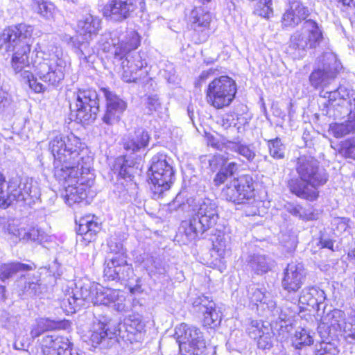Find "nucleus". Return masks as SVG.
<instances>
[{
	"label": "nucleus",
	"mask_w": 355,
	"mask_h": 355,
	"mask_svg": "<svg viewBox=\"0 0 355 355\" xmlns=\"http://www.w3.org/2000/svg\"><path fill=\"white\" fill-rule=\"evenodd\" d=\"M175 336L183 355H205V343L200 331L193 326L182 323L175 328Z\"/></svg>",
	"instance_id": "obj_10"
},
{
	"label": "nucleus",
	"mask_w": 355,
	"mask_h": 355,
	"mask_svg": "<svg viewBox=\"0 0 355 355\" xmlns=\"http://www.w3.org/2000/svg\"><path fill=\"white\" fill-rule=\"evenodd\" d=\"M150 137L142 128L136 129L123 139V148L131 153L138 152L148 146Z\"/></svg>",
	"instance_id": "obj_23"
},
{
	"label": "nucleus",
	"mask_w": 355,
	"mask_h": 355,
	"mask_svg": "<svg viewBox=\"0 0 355 355\" xmlns=\"http://www.w3.org/2000/svg\"><path fill=\"white\" fill-rule=\"evenodd\" d=\"M101 91L106 99V110L102 121L107 125H114L120 121L127 104L107 88H101Z\"/></svg>",
	"instance_id": "obj_16"
},
{
	"label": "nucleus",
	"mask_w": 355,
	"mask_h": 355,
	"mask_svg": "<svg viewBox=\"0 0 355 355\" xmlns=\"http://www.w3.org/2000/svg\"><path fill=\"white\" fill-rule=\"evenodd\" d=\"M288 211L293 216L302 219H309L306 217L304 209L300 205H290L288 207Z\"/></svg>",
	"instance_id": "obj_61"
},
{
	"label": "nucleus",
	"mask_w": 355,
	"mask_h": 355,
	"mask_svg": "<svg viewBox=\"0 0 355 355\" xmlns=\"http://www.w3.org/2000/svg\"><path fill=\"white\" fill-rule=\"evenodd\" d=\"M140 36L135 31L127 32L124 37L115 45V58L122 60L121 78L126 83H136L146 71L143 69L146 67V62L139 52L135 50L140 44Z\"/></svg>",
	"instance_id": "obj_4"
},
{
	"label": "nucleus",
	"mask_w": 355,
	"mask_h": 355,
	"mask_svg": "<svg viewBox=\"0 0 355 355\" xmlns=\"http://www.w3.org/2000/svg\"><path fill=\"white\" fill-rule=\"evenodd\" d=\"M110 252L114 254V256L124 255L125 250L123 244L120 241H116L115 239H111L107 243Z\"/></svg>",
	"instance_id": "obj_58"
},
{
	"label": "nucleus",
	"mask_w": 355,
	"mask_h": 355,
	"mask_svg": "<svg viewBox=\"0 0 355 355\" xmlns=\"http://www.w3.org/2000/svg\"><path fill=\"white\" fill-rule=\"evenodd\" d=\"M97 284L76 285V288L68 291L60 301V307L67 314L73 313L86 303H93Z\"/></svg>",
	"instance_id": "obj_15"
},
{
	"label": "nucleus",
	"mask_w": 355,
	"mask_h": 355,
	"mask_svg": "<svg viewBox=\"0 0 355 355\" xmlns=\"http://www.w3.org/2000/svg\"><path fill=\"white\" fill-rule=\"evenodd\" d=\"M78 170V174L74 178L67 177L66 179H58L59 181L62 182L65 189V198L66 202L71 205L74 203H79L87 197V187L91 186V183L94 180V175L91 173L92 168L89 170V173H84L82 171L81 166L76 168Z\"/></svg>",
	"instance_id": "obj_14"
},
{
	"label": "nucleus",
	"mask_w": 355,
	"mask_h": 355,
	"mask_svg": "<svg viewBox=\"0 0 355 355\" xmlns=\"http://www.w3.org/2000/svg\"><path fill=\"white\" fill-rule=\"evenodd\" d=\"M248 295L252 302H260L263 306L266 304L268 311H273L275 308V302L270 299L269 293H266L262 289L255 286L251 287L248 290Z\"/></svg>",
	"instance_id": "obj_32"
},
{
	"label": "nucleus",
	"mask_w": 355,
	"mask_h": 355,
	"mask_svg": "<svg viewBox=\"0 0 355 355\" xmlns=\"http://www.w3.org/2000/svg\"><path fill=\"white\" fill-rule=\"evenodd\" d=\"M32 8L41 16L50 19L53 17L54 5L44 0H32Z\"/></svg>",
	"instance_id": "obj_34"
},
{
	"label": "nucleus",
	"mask_w": 355,
	"mask_h": 355,
	"mask_svg": "<svg viewBox=\"0 0 355 355\" xmlns=\"http://www.w3.org/2000/svg\"><path fill=\"white\" fill-rule=\"evenodd\" d=\"M272 329L268 323L266 324L261 320H252L247 327V333L249 336L258 340L262 336V332H265V329Z\"/></svg>",
	"instance_id": "obj_36"
},
{
	"label": "nucleus",
	"mask_w": 355,
	"mask_h": 355,
	"mask_svg": "<svg viewBox=\"0 0 355 355\" xmlns=\"http://www.w3.org/2000/svg\"><path fill=\"white\" fill-rule=\"evenodd\" d=\"M80 139L73 135L65 136L58 135L49 142V149L54 157V176L56 179L74 178L77 175L76 168L81 166L84 173H89L92 159L82 155L79 151Z\"/></svg>",
	"instance_id": "obj_2"
},
{
	"label": "nucleus",
	"mask_w": 355,
	"mask_h": 355,
	"mask_svg": "<svg viewBox=\"0 0 355 355\" xmlns=\"http://www.w3.org/2000/svg\"><path fill=\"white\" fill-rule=\"evenodd\" d=\"M34 28L26 24H19L5 28L0 34V51L2 53H12L11 65L16 73L24 71L30 87L37 93L46 90V86L38 82L37 78L49 86L57 87L64 78L68 67L66 58L61 49L55 47L52 53L43 51L37 44L32 57L31 64L35 74L26 68H30L28 54L33 43Z\"/></svg>",
	"instance_id": "obj_1"
},
{
	"label": "nucleus",
	"mask_w": 355,
	"mask_h": 355,
	"mask_svg": "<svg viewBox=\"0 0 355 355\" xmlns=\"http://www.w3.org/2000/svg\"><path fill=\"white\" fill-rule=\"evenodd\" d=\"M32 267L19 262L4 263L0 266V279L5 282L19 272L30 270Z\"/></svg>",
	"instance_id": "obj_31"
},
{
	"label": "nucleus",
	"mask_w": 355,
	"mask_h": 355,
	"mask_svg": "<svg viewBox=\"0 0 355 355\" xmlns=\"http://www.w3.org/2000/svg\"><path fill=\"white\" fill-rule=\"evenodd\" d=\"M211 146L219 150L234 151L249 162H253L256 157L254 148L251 145L242 143L240 137H234L232 139L222 138L219 140H214Z\"/></svg>",
	"instance_id": "obj_19"
},
{
	"label": "nucleus",
	"mask_w": 355,
	"mask_h": 355,
	"mask_svg": "<svg viewBox=\"0 0 355 355\" xmlns=\"http://www.w3.org/2000/svg\"><path fill=\"white\" fill-rule=\"evenodd\" d=\"M218 123L225 130H230V132H233L237 130L240 132L241 127H236V122L234 115L232 114H225L218 121Z\"/></svg>",
	"instance_id": "obj_51"
},
{
	"label": "nucleus",
	"mask_w": 355,
	"mask_h": 355,
	"mask_svg": "<svg viewBox=\"0 0 355 355\" xmlns=\"http://www.w3.org/2000/svg\"><path fill=\"white\" fill-rule=\"evenodd\" d=\"M7 189L8 191V196H6V208L14 202H23L31 205L40 196V190L37 183L28 178L21 179L15 176L10 178Z\"/></svg>",
	"instance_id": "obj_9"
},
{
	"label": "nucleus",
	"mask_w": 355,
	"mask_h": 355,
	"mask_svg": "<svg viewBox=\"0 0 355 355\" xmlns=\"http://www.w3.org/2000/svg\"><path fill=\"white\" fill-rule=\"evenodd\" d=\"M116 261L119 263L116 265L117 280L128 279L132 274V268L130 265L127 263L125 256H116Z\"/></svg>",
	"instance_id": "obj_37"
},
{
	"label": "nucleus",
	"mask_w": 355,
	"mask_h": 355,
	"mask_svg": "<svg viewBox=\"0 0 355 355\" xmlns=\"http://www.w3.org/2000/svg\"><path fill=\"white\" fill-rule=\"evenodd\" d=\"M313 343V338L309 331L302 329L295 332L293 343L296 348L300 349L302 346L310 345Z\"/></svg>",
	"instance_id": "obj_40"
},
{
	"label": "nucleus",
	"mask_w": 355,
	"mask_h": 355,
	"mask_svg": "<svg viewBox=\"0 0 355 355\" xmlns=\"http://www.w3.org/2000/svg\"><path fill=\"white\" fill-rule=\"evenodd\" d=\"M230 176L226 174L225 171L223 169L219 170L214 178V182L216 186H219L223 184Z\"/></svg>",
	"instance_id": "obj_63"
},
{
	"label": "nucleus",
	"mask_w": 355,
	"mask_h": 355,
	"mask_svg": "<svg viewBox=\"0 0 355 355\" xmlns=\"http://www.w3.org/2000/svg\"><path fill=\"white\" fill-rule=\"evenodd\" d=\"M295 169L300 178L288 181L290 191L303 199L311 201L317 199L318 188L324 185L328 180L325 170L320 167L315 158L308 155L297 158Z\"/></svg>",
	"instance_id": "obj_3"
},
{
	"label": "nucleus",
	"mask_w": 355,
	"mask_h": 355,
	"mask_svg": "<svg viewBox=\"0 0 355 355\" xmlns=\"http://www.w3.org/2000/svg\"><path fill=\"white\" fill-rule=\"evenodd\" d=\"M211 21V16L209 11L202 7H194L189 16V24L191 28L198 33L203 35L204 40H206Z\"/></svg>",
	"instance_id": "obj_21"
},
{
	"label": "nucleus",
	"mask_w": 355,
	"mask_h": 355,
	"mask_svg": "<svg viewBox=\"0 0 355 355\" xmlns=\"http://www.w3.org/2000/svg\"><path fill=\"white\" fill-rule=\"evenodd\" d=\"M49 328V322L47 320L40 319L37 321L36 324L33 326L31 331V336L33 338L39 337L45 331H48Z\"/></svg>",
	"instance_id": "obj_52"
},
{
	"label": "nucleus",
	"mask_w": 355,
	"mask_h": 355,
	"mask_svg": "<svg viewBox=\"0 0 355 355\" xmlns=\"http://www.w3.org/2000/svg\"><path fill=\"white\" fill-rule=\"evenodd\" d=\"M334 135L337 138L343 137L352 132L355 131L354 119L345 123H336L332 126Z\"/></svg>",
	"instance_id": "obj_41"
},
{
	"label": "nucleus",
	"mask_w": 355,
	"mask_h": 355,
	"mask_svg": "<svg viewBox=\"0 0 355 355\" xmlns=\"http://www.w3.org/2000/svg\"><path fill=\"white\" fill-rule=\"evenodd\" d=\"M265 331H266L262 332V336L257 341L258 347L263 350L271 349L274 343V333L272 329H266Z\"/></svg>",
	"instance_id": "obj_45"
},
{
	"label": "nucleus",
	"mask_w": 355,
	"mask_h": 355,
	"mask_svg": "<svg viewBox=\"0 0 355 355\" xmlns=\"http://www.w3.org/2000/svg\"><path fill=\"white\" fill-rule=\"evenodd\" d=\"M338 348L334 345L331 343H325L315 352V355H338Z\"/></svg>",
	"instance_id": "obj_57"
},
{
	"label": "nucleus",
	"mask_w": 355,
	"mask_h": 355,
	"mask_svg": "<svg viewBox=\"0 0 355 355\" xmlns=\"http://www.w3.org/2000/svg\"><path fill=\"white\" fill-rule=\"evenodd\" d=\"M320 65L309 76V82L315 89L326 87L333 81L338 71L340 63L331 52L324 53L320 58Z\"/></svg>",
	"instance_id": "obj_13"
},
{
	"label": "nucleus",
	"mask_w": 355,
	"mask_h": 355,
	"mask_svg": "<svg viewBox=\"0 0 355 355\" xmlns=\"http://www.w3.org/2000/svg\"><path fill=\"white\" fill-rule=\"evenodd\" d=\"M8 182L6 177L0 173V207L6 208V196H8V189H7Z\"/></svg>",
	"instance_id": "obj_55"
},
{
	"label": "nucleus",
	"mask_w": 355,
	"mask_h": 355,
	"mask_svg": "<svg viewBox=\"0 0 355 355\" xmlns=\"http://www.w3.org/2000/svg\"><path fill=\"white\" fill-rule=\"evenodd\" d=\"M194 209L195 214L189 219L185 234L190 240L202 236L206 231L213 228L218 220V207L209 198L200 201Z\"/></svg>",
	"instance_id": "obj_5"
},
{
	"label": "nucleus",
	"mask_w": 355,
	"mask_h": 355,
	"mask_svg": "<svg viewBox=\"0 0 355 355\" xmlns=\"http://www.w3.org/2000/svg\"><path fill=\"white\" fill-rule=\"evenodd\" d=\"M344 336L348 342H355V318L352 319V322L347 323L344 332Z\"/></svg>",
	"instance_id": "obj_60"
},
{
	"label": "nucleus",
	"mask_w": 355,
	"mask_h": 355,
	"mask_svg": "<svg viewBox=\"0 0 355 355\" xmlns=\"http://www.w3.org/2000/svg\"><path fill=\"white\" fill-rule=\"evenodd\" d=\"M271 4V0L259 1L255 6L254 12L264 18H269L272 15Z\"/></svg>",
	"instance_id": "obj_47"
},
{
	"label": "nucleus",
	"mask_w": 355,
	"mask_h": 355,
	"mask_svg": "<svg viewBox=\"0 0 355 355\" xmlns=\"http://www.w3.org/2000/svg\"><path fill=\"white\" fill-rule=\"evenodd\" d=\"M138 167L139 164L135 160L128 159L126 157H119L115 161L114 170L117 171L122 178L131 180L137 173Z\"/></svg>",
	"instance_id": "obj_28"
},
{
	"label": "nucleus",
	"mask_w": 355,
	"mask_h": 355,
	"mask_svg": "<svg viewBox=\"0 0 355 355\" xmlns=\"http://www.w3.org/2000/svg\"><path fill=\"white\" fill-rule=\"evenodd\" d=\"M213 250L220 257H223L230 250V238L221 232L212 239Z\"/></svg>",
	"instance_id": "obj_33"
},
{
	"label": "nucleus",
	"mask_w": 355,
	"mask_h": 355,
	"mask_svg": "<svg viewBox=\"0 0 355 355\" xmlns=\"http://www.w3.org/2000/svg\"><path fill=\"white\" fill-rule=\"evenodd\" d=\"M42 288L39 280L28 279L24 284L21 295L24 297H34L42 293Z\"/></svg>",
	"instance_id": "obj_42"
},
{
	"label": "nucleus",
	"mask_w": 355,
	"mask_h": 355,
	"mask_svg": "<svg viewBox=\"0 0 355 355\" xmlns=\"http://www.w3.org/2000/svg\"><path fill=\"white\" fill-rule=\"evenodd\" d=\"M67 338L55 334L44 335L40 342L44 355H60L62 349L67 347Z\"/></svg>",
	"instance_id": "obj_24"
},
{
	"label": "nucleus",
	"mask_w": 355,
	"mask_h": 355,
	"mask_svg": "<svg viewBox=\"0 0 355 355\" xmlns=\"http://www.w3.org/2000/svg\"><path fill=\"white\" fill-rule=\"evenodd\" d=\"M3 230L11 236L12 238L15 239V241L21 240L24 228L18 227V221L15 219H9L6 224L3 226Z\"/></svg>",
	"instance_id": "obj_44"
},
{
	"label": "nucleus",
	"mask_w": 355,
	"mask_h": 355,
	"mask_svg": "<svg viewBox=\"0 0 355 355\" xmlns=\"http://www.w3.org/2000/svg\"><path fill=\"white\" fill-rule=\"evenodd\" d=\"M269 153L273 158L279 159L285 156V146L279 137L268 141Z\"/></svg>",
	"instance_id": "obj_39"
},
{
	"label": "nucleus",
	"mask_w": 355,
	"mask_h": 355,
	"mask_svg": "<svg viewBox=\"0 0 355 355\" xmlns=\"http://www.w3.org/2000/svg\"><path fill=\"white\" fill-rule=\"evenodd\" d=\"M192 304L196 311L202 315L208 311V310H211V309L215 306V303L211 298L204 295H199L194 298Z\"/></svg>",
	"instance_id": "obj_38"
},
{
	"label": "nucleus",
	"mask_w": 355,
	"mask_h": 355,
	"mask_svg": "<svg viewBox=\"0 0 355 355\" xmlns=\"http://www.w3.org/2000/svg\"><path fill=\"white\" fill-rule=\"evenodd\" d=\"M145 107L148 114L158 112L162 109V104L157 95L151 94L148 96L146 99Z\"/></svg>",
	"instance_id": "obj_49"
},
{
	"label": "nucleus",
	"mask_w": 355,
	"mask_h": 355,
	"mask_svg": "<svg viewBox=\"0 0 355 355\" xmlns=\"http://www.w3.org/2000/svg\"><path fill=\"white\" fill-rule=\"evenodd\" d=\"M96 321L94 322L92 329L90 332L89 340L93 347L106 342L107 340L113 339L119 332H121V327H114L112 329L111 320L105 315H99Z\"/></svg>",
	"instance_id": "obj_17"
},
{
	"label": "nucleus",
	"mask_w": 355,
	"mask_h": 355,
	"mask_svg": "<svg viewBox=\"0 0 355 355\" xmlns=\"http://www.w3.org/2000/svg\"><path fill=\"white\" fill-rule=\"evenodd\" d=\"M150 262L151 266H147V270L148 274H164L166 272V269L163 266L162 261L159 259H151L148 260V262Z\"/></svg>",
	"instance_id": "obj_54"
},
{
	"label": "nucleus",
	"mask_w": 355,
	"mask_h": 355,
	"mask_svg": "<svg viewBox=\"0 0 355 355\" xmlns=\"http://www.w3.org/2000/svg\"><path fill=\"white\" fill-rule=\"evenodd\" d=\"M125 301V297L123 295L121 294V292L119 291L118 296L116 297V299L114 300L113 302H112V304H113V307L116 311L119 312H126L128 311V307L126 306Z\"/></svg>",
	"instance_id": "obj_59"
},
{
	"label": "nucleus",
	"mask_w": 355,
	"mask_h": 355,
	"mask_svg": "<svg viewBox=\"0 0 355 355\" xmlns=\"http://www.w3.org/2000/svg\"><path fill=\"white\" fill-rule=\"evenodd\" d=\"M309 15V10L307 7L297 0H291L289 6L283 14L282 23L284 27L293 28L299 25L302 21H306Z\"/></svg>",
	"instance_id": "obj_20"
},
{
	"label": "nucleus",
	"mask_w": 355,
	"mask_h": 355,
	"mask_svg": "<svg viewBox=\"0 0 355 355\" xmlns=\"http://www.w3.org/2000/svg\"><path fill=\"white\" fill-rule=\"evenodd\" d=\"M94 216H87L80 219L77 234L85 243L95 240L96 234L101 230V224L94 220Z\"/></svg>",
	"instance_id": "obj_25"
},
{
	"label": "nucleus",
	"mask_w": 355,
	"mask_h": 355,
	"mask_svg": "<svg viewBox=\"0 0 355 355\" xmlns=\"http://www.w3.org/2000/svg\"><path fill=\"white\" fill-rule=\"evenodd\" d=\"M101 20L89 13L83 16L78 21L77 31L83 35L92 37L96 35L101 28Z\"/></svg>",
	"instance_id": "obj_26"
},
{
	"label": "nucleus",
	"mask_w": 355,
	"mask_h": 355,
	"mask_svg": "<svg viewBox=\"0 0 355 355\" xmlns=\"http://www.w3.org/2000/svg\"><path fill=\"white\" fill-rule=\"evenodd\" d=\"M220 315L216 311L215 306L203 314V322L206 326L215 327L220 324Z\"/></svg>",
	"instance_id": "obj_48"
},
{
	"label": "nucleus",
	"mask_w": 355,
	"mask_h": 355,
	"mask_svg": "<svg viewBox=\"0 0 355 355\" xmlns=\"http://www.w3.org/2000/svg\"><path fill=\"white\" fill-rule=\"evenodd\" d=\"M75 110L76 120L84 124L95 121L99 111V101L97 92L92 89H78L75 94Z\"/></svg>",
	"instance_id": "obj_12"
},
{
	"label": "nucleus",
	"mask_w": 355,
	"mask_h": 355,
	"mask_svg": "<svg viewBox=\"0 0 355 355\" xmlns=\"http://www.w3.org/2000/svg\"><path fill=\"white\" fill-rule=\"evenodd\" d=\"M125 331L134 336L141 335L144 331L145 324L141 321L139 317L132 315L126 320L123 324Z\"/></svg>",
	"instance_id": "obj_35"
},
{
	"label": "nucleus",
	"mask_w": 355,
	"mask_h": 355,
	"mask_svg": "<svg viewBox=\"0 0 355 355\" xmlns=\"http://www.w3.org/2000/svg\"><path fill=\"white\" fill-rule=\"evenodd\" d=\"M21 240L24 241H36L39 240V231L38 230L32 229L29 232H26L24 229L23 232Z\"/></svg>",
	"instance_id": "obj_62"
},
{
	"label": "nucleus",
	"mask_w": 355,
	"mask_h": 355,
	"mask_svg": "<svg viewBox=\"0 0 355 355\" xmlns=\"http://www.w3.org/2000/svg\"><path fill=\"white\" fill-rule=\"evenodd\" d=\"M326 299L324 291L315 287L304 288L299 297V304L301 309H307L304 306H307L313 309L320 310V305Z\"/></svg>",
	"instance_id": "obj_22"
},
{
	"label": "nucleus",
	"mask_w": 355,
	"mask_h": 355,
	"mask_svg": "<svg viewBox=\"0 0 355 355\" xmlns=\"http://www.w3.org/2000/svg\"><path fill=\"white\" fill-rule=\"evenodd\" d=\"M94 291H96L94 300H93L94 305L110 306L119 293V290L104 288L99 284L96 286Z\"/></svg>",
	"instance_id": "obj_30"
},
{
	"label": "nucleus",
	"mask_w": 355,
	"mask_h": 355,
	"mask_svg": "<svg viewBox=\"0 0 355 355\" xmlns=\"http://www.w3.org/2000/svg\"><path fill=\"white\" fill-rule=\"evenodd\" d=\"M67 347H63L60 355H79L78 349L73 347V344L67 338Z\"/></svg>",
	"instance_id": "obj_64"
},
{
	"label": "nucleus",
	"mask_w": 355,
	"mask_h": 355,
	"mask_svg": "<svg viewBox=\"0 0 355 355\" xmlns=\"http://www.w3.org/2000/svg\"><path fill=\"white\" fill-rule=\"evenodd\" d=\"M75 53L80 60L89 62L94 54V50L87 42H83L75 48Z\"/></svg>",
	"instance_id": "obj_43"
},
{
	"label": "nucleus",
	"mask_w": 355,
	"mask_h": 355,
	"mask_svg": "<svg viewBox=\"0 0 355 355\" xmlns=\"http://www.w3.org/2000/svg\"><path fill=\"white\" fill-rule=\"evenodd\" d=\"M119 264L116 261V256H113L106 263L104 268V276L108 280H117L116 265Z\"/></svg>",
	"instance_id": "obj_50"
},
{
	"label": "nucleus",
	"mask_w": 355,
	"mask_h": 355,
	"mask_svg": "<svg viewBox=\"0 0 355 355\" xmlns=\"http://www.w3.org/2000/svg\"><path fill=\"white\" fill-rule=\"evenodd\" d=\"M305 277L304 265L300 262L292 261L284 270L282 286L288 293H295L303 285Z\"/></svg>",
	"instance_id": "obj_18"
},
{
	"label": "nucleus",
	"mask_w": 355,
	"mask_h": 355,
	"mask_svg": "<svg viewBox=\"0 0 355 355\" xmlns=\"http://www.w3.org/2000/svg\"><path fill=\"white\" fill-rule=\"evenodd\" d=\"M209 167L212 171L221 169L226 164V158L221 155L213 156L209 161Z\"/></svg>",
	"instance_id": "obj_56"
},
{
	"label": "nucleus",
	"mask_w": 355,
	"mask_h": 355,
	"mask_svg": "<svg viewBox=\"0 0 355 355\" xmlns=\"http://www.w3.org/2000/svg\"><path fill=\"white\" fill-rule=\"evenodd\" d=\"M223 196L234 204H250L254 199V180L250 175L234 178L222 191Z\"/></svg>",
	"instance_id": "obj_11"
},
{
	"label": "nucleus",
	"mask_w": 355,
	"mask_h": 355,
	"mask_svg": "<svg viewBox=\"0 0 355 355\" xmlns=\"http://www.w3.org/2000/svg\"><path fill=\"white\" fill-rule=\"evenodd\" d=\"M338 153L343 157L355 160V138L343 142L338 150Z\"/></svg>",
	"instance_id": "obj_46"
},
{
	"label": "nucleus",
	"mask_w": 355,
	"mask_h": 355,
	"mask_svg": "<svg viewBox=\"0 0 355 355\" xmlns=\"http://www.w3.org/2000/svg\"><path fill=\"white\" fill-rule=\"evenodd\" d=\"M171 163V159L163 153H158L152 157L149 178L153 185L151 189L154 193L161 195L170 189L175 179Z\"/></svg>",
	"instance_id": "obj_8"
},
{
	"label": "nucleus",
	"mask_w": 355,
	"mask_h": 355,
	"mask_svg": "<svg viewBox=\"0 0 355 355\" xmlns=\"http://www.w3.org/2000/svg\"><path fill=\"white\" fill-rule=\"evenodd\" d=\"M248 266L257 275H263L270 270L274 266V261L263 254H253L249 257Z\"/></svg>",
	"instance_id": "obj_27"
},
{
	"label": "nucleus",
	"mask_w": 355,
	"mask_h": 355,
	"mask_svg": "<svg viewBox=\"0 0 355 355\" xmlns=\"http://www.w3.org/2000/svg\"><path fill=\"white\" fill-rule=\"evenodd\" d=\"M273 311H270L272 313V315L275 318L276 322H284L286 323L290 321V319L292 318V314L291 311H288L285 309H282L280 308H277L275 306V309H272Z\"/></svg>",
	"instance_id": "obj_53"
},
{
	"label": "nucleus",
	"mask_w": 355,
	"mask_h": 355,
	"mask_svg": "<svg viewBox=\"0 0 355 355\" xmlns=\"http://www.w3.org/2000/svg\"><path fill=\"white\" fill-rule=\"evenodd\" d=\"M345 313L339 309H334L322 315L321 322L327 327H332L335 330L345 332L348 322L345 321Z\"/></svg>",
	"instance_id": "obj_29"
},
{
	"label": "nucleus",
	"mask_w": 355,
	"mask_h": 355,
	"mask_svg": "<svg viewBox=\"0 0 355 355\" xmlns=\"http://www.w3.org/2000/svg\"><path fill=\"white\" fill-rule=\"evenodd\" d=\"M322 39L321 27L313 19H307L300 30L291 35L288 51L295 57H303L308 49L316 48Z\"/></svg>",
	"instance_id": "obj_6"
},
{
	"label": "nucleus",
	"mask_w": 355,
	"mask_h": 355,
	"mask_svg": "<svg viewBox=\"0 0 355 355\" xmlns=\"http://www.w3.org/2000/svg\"><path fill=\"white\" fill-rule=\"evenodd\" d=\"M237 92L236 83L228 76H221L210 82L206 90L207 103L216 109L231 105Z\"/></svg>",
	"instance_id": "obj_7"
}]
</instances>
